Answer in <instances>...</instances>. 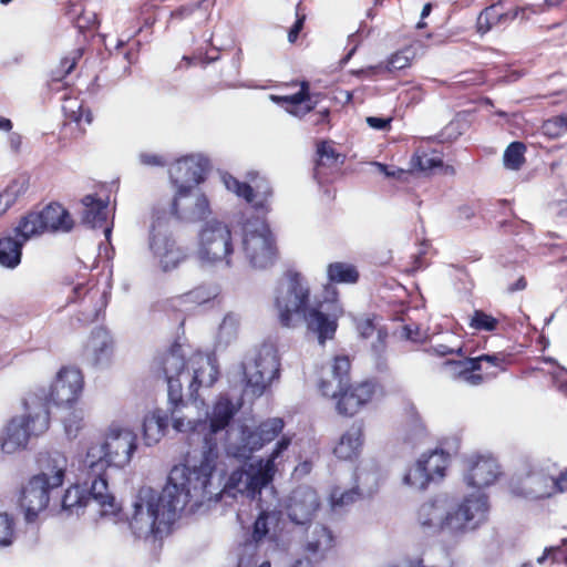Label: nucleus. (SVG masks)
Wrapping results in <instances>:
<instances>
[{"instance_id": "nucleus-1", "label": "nucleus", "mask_w": 567, "mask_h": 567, "mask_svg": "<svg viewBox=\"0 0 567 567\" xmlns=\"http://www.w3.org/2000/svg\"><path fill=\"white\" fill-rule=\"evenodd\" d=\"M169 410L173 429L183 434L197 433L203 435V446L198 463L178 464L188 470L189 481L203 483L210 488V476L218 460V435L225 432L224 449L228 456L247 460L252 453L261 450L274 441L284 430L285 423L279 417L264 421L257 427L239 425L229 427L238 408L226 396H220L212 410H205L204 415H195V411L204 405L203 401L194 399L190 403L171 402Z\"/></svg>"}, {"instance_id": "nucleus-2", "label": "nucleus", "mask_w": 567, "mask_h": 567, "mask_svg": "<svg viewBox=\"0 0 567 567\" xmlns=\"http://www.w3.org/2000/svg\"><path fill=\"white\" fill-rule=\"evenodd\" d=\"M187 475V468L173 466L161 493L146 486L138 489L127 517L135 538L162 539L177 519L197 513L217 495L203 483H193Z\"/></svg>"}, {"instance_id": "nucleus-3", "label": "nucleus", "mask_w": 567, "mask_h": 567, "mask_svg": "<svg viewBox=\"0 0 567 567\" xmlns=\"http://www.w3.org/2000/svg\"><path fill=\"white\" fill-rule=\"evenodd\" d=\"M488 496L475 493L456 502L446 493L437 494L419 505L414 513L415 527L425 535H443L458 540L487 519Z\"/></svg>"}, {"instance_id": "nucleus-4", "label": "nucleus", "mask_w": 567, "mask_h": 567, "mask_svg": "<svg viewBox=\"0 0 567 567\" xmlns=\"http://www.w3.org/2000/svg\"><path fill=\"white\" fill-rule=\"evenodd\" d=\"M310 298L311 291L305 276L287 270L275 288L274 308L282 327L295 328L306 322L308 329L317 333L319 342L323 344L334 336L337 321L343 315V309L334 303L326 313L311 307Z\"/></svg>"}, {"instance_id": "nucleus-5", "label": "nucleus", "mask_w": 567, "mask_h": 567, "mask_svg": "<svg viewBox=\"0 0 567 567\" xmlns=\"http://www.w3.org/2000/svg\"><path fill=\"white\" fill-rule=\"evenodd\" d=\"M136 449V434L126 426L112 423L105 432L103 443L92 444L82 458L80 471L87 478H92V496L102 506L103 514H112L118 509L114 496L109 492L106 470L127 466Z\"/></svg>"}, {"instance_id": "nucleus-6", "label": "nucleus", "mask_w": 567, "mask_h": 567, "mask_svg": "<svg viewBox=\"0 0 567 567\" xmlns=\"http://www.w3.org/2000/svg\"><path fill=\"white\" fill-rule=\"evenodd\" d=\"M159 364L167 383L169 402L182 400L184 385L193 396L200 386H212L218 378L216 359L200 352L194 353L185 362L179 349H174L162 357Z\"/></svg>"}, {"instance_id": "nucleus-7", "label": "nucleus", "mask_w": 567, "mask_h": 567, "mask_svg": "<svg viewBox=\"0 0 567 567\" xmlns=\"http://www.w3.org/2000/svg\"><path fill=\"white\" fill-rule=\"evenodd\" d=\"M290 444L291 439L287 435H282L267 458H260L246 467L235 470L225 483L221 493L233 497H237L239 494L255 499L261 494L262 488H266L271 483L277 466L282 461L284 453L288 450ZM212 477L213 475L210 478ZM210 489L217 493L210 502L217 501L220 491L214 487L212 482Z\"/></svg>"}, {"instance_id": "nucleus-8", "label": "nucleus", "mask_w": 567, "mask_h": 567, "mask_svg": "<svg viewBox=\"0 0 567 567\" xmlns=\"http://www.w3.org/2000/svg\"><path fill=\"white\" fill-rule=\"evenodd\" d=\"M24 408L25 414L12 417L0 436L1 449L7 454L25 449L32 436L41 435L49 429L50 412L45 402L37 395H28Z\"/></svg>"}, {"instance_id": "nucleus-9", "label": "nucleus", "mask_w": 567, "mask_h": 567, "mask_svg": "<svg viewBox=\"0 0 567 567\" xmlns=\"http://www.w3.org/2000/svg\"><path fill=\"white\" fill-rule=\"evenodd\" d=\"M195 254L202 267H231L234 241L229 225L216 218L205 221L197 235Z\"/></svg>"}, {"instance_id": "nucleus-10", "label": "nucleus", "mask_w": 567, "mask_h": 567, "mask_svg": "<svg viewBox=\"0 0 567 567\" xmlns=\"http://www.w3.org/2000/svg\"><path fill=\"white\" fill-rule=\"evenodd\" d=\"M279 357L272 346H262L248 355L241 363L239 373L243 374L245 391L260 396L269 384L279 377Z\"/></svg>"}, {"instance_id": "nucleus-11", "label": "nucleus", "mask_w": 567, "mask_h": 567, "mask_svg": "<svg viewBox=\"0 0 567 567\" xmlns=\"http://www.w3.org/2000/svg\"><path fill=\"white\" fill-rule=\"evenodd\" d=\"M350 360L348 357H336L319 382V390L324 396L338 398L337 411L344 416H352L363 406L348 388Z\"/></svg>"}, {"instance_id": "nucleus-12", "label": "nucleus", "mask_w": 567, "mask_h": 567, "mask_svg": "<svg viewBox=\"0 0 567 567\" xmlns=\"http://www.w3.org/2000/svg\"><path fill=\"white\" fill-rule=\"evenodd\" d=\"M241 251L252 268L265 269L274 264L276 258L275 240L265 221L254 219L244 225Z\"/></svg>"}, {"instance_id": "nucleus-13", "label": "nucleus", "mask_w": 567, "mask_h": 567, "mask_svg": "<svg viewBox=\"0 0 567 567\" xmlns=\"http://www.w3.org/2000/svg\"><path fill=\"white\" fill-rule=\"evenodd\" d=\"M148 248L156 265L164 272L176 269L187 258L185 249L177 245L167 221L162 218L155 219L152 224Z\"/></svg>"}, {"instance_id": "nucleus-14", "label": "nucleus", "mask_w": 567, "mask_h": 567, "mask_svg": "<svg viewBox=\"0 0 567 567\" xmlns=\"http://www.w3.org/2000/svg\"><path fill=\"white\" fill-rule=\"evenodd\" d=\"M84 380L82 372L75 368H62L52 382L49 392L41 390L40 393H32L47 403L55 405H70L79 400L82 394Z\"/></svg>"}, {"instance_id": "nucleus-15", "label": "nucleus", "mask_w": 567, "mask_h": 567, "mask_svg": "<svg viewBox=\"0 0 567 567\" xmlns=\"http://www.w3.org/2000/svg\"><path fill=\"white\" fill-rule=\"evenodd\" d=\"M501 367L502 359L495 354H483L476 358L464 357L461 360H447L443 363V372L451 379L465 384L476 386L483 383L485 375L492 374L484 371V364Z\"/></svg>"}, {"instance_id": "nucleus-16", "label": "nucleus", "mask_w": 567, "mask_h": 567, "mask_svg": "<svg viewBox=\"0 0 567 567\" xmlns=\"http://www.w3.org/2000/svg\"><path fill=\"white\" fill-rule=\"evenodd\" d=\"M209 159L203 154H190L178 158L168 169L175 193L196 189L204 182Z\"/></svg>"}, {"instance_id": "nucleus-17", "label": "nucleus", "mask_w": 567, "mask_h": 567, "mask_svg": "<svg viewBox=\"0 0 567 567\" xmlns=\"http://www.w3.org/2000/svg\"><path fill=\"white\" fill-rule=\"evenodd\" d=\"M501 475V465L493 456L475 454L464 461L462 477L468 488L483 491L494 485Z\"/></svg>"}, {"instance_id": "nucleus-18", "label": "nucleus", "mask_w": 567, "mask_h": 567, "mask_svg": "<svg viewBox=\"0 0 567 567\" xmlns=\"http://www.w3.org/2000/svg\"><path fill=\"white\" fill-rule=\"evenodd\" d=\"M321 506L320 497L310 486L295 488L285 502V513L288 519L299 526L311 524Z\"/></svg>"}, {"instance_id": "nucleus-19", "label": "nucleus", "mask_w": 567, "mask_h": 567, "mask_svg": "<svg viewBox=\"0 0 567 567\" xmlns=\"http://www.w3.org/2000/svg\"><path fill=\"white\" fill-rule=\"evenodd\" d=\"M171 209L179 220L187 223L202 221L212 213L207 196L198 189L175 193Z\"/></svg>"}, {"instance_id": "nucleus-20", "label": "nucleus", "mask_w": 567, "mask_h": 567, "mask_svg": "<svg viewBox=\"0 0 567 567\" xmlns=\"http://www.w3.org/2000/svg\"><path fill=\"white\" fill-rule=\"evenodd\" d=\"M51 491L40 477H31L22 487L19 506L28 523L34 522L38 515L47 508Z\"/></svg>"}, {"instance_id": "nucleus-21", "label": "nucleus", "mask_w": 567, "mask_h": 567, "mask_svg": "<svg viewBox=\"0 0 567 567\" xmlns=\"http://www.w3.org/2000/svg\"><path fill=\"white\" fill-rule=\"evenodd\" d=\"M114 340L110 331L95 328L83 347L84 360L93 367L106 368L112 363Z\"/></svg>"}, {"instance_id": "nucleus-22", "label": "nucleus", "mask_w": 567, "mask_h": 567, "mask_svg": "<svg viewBox=\"0 0 567 567\" xmlns=\"http://www.w3.org/2000/svg\"><path fill=\"white\" fill-rule=\"evenodd\" d=\"M512 492L527 498H544L555 494L554 477L543 471H532L512 482Z\"/></svg>"}, {"instance_id": "nucleus-23", "label": "nucleus", "mask_w": 567, "mask_h": 567, "mask_svg": "<svg viewBox=\"0 0 567 567\" xmlns=\"http://www.w3.org/2000/svg\"><path fill=\"white\" fill-rule=\"evenodd\" d=\"M302 542V549L309 561H322L334 547L332 532L322 524H308Z\"/></svg>"}, {"instance_id": "nucleus-24", "label": "nucleus", "mask_w": 567, "mask_h": 567, "mask_svg": "<svg viewBox=\"0 0 567 567\" xmlns=\"http://www.w3.org/2000/svg\"><path fill=\"white\" fill-rule=\"evenodd\" d=\"M82 221L91 228H103V233L109 239L112 231V226L107 224L109 202L94 195H86L82 198Z\"/></svg>"}, {"instance_id": "nucleus-25", "label": "nucleus", "mask_w": 567, "mask_h": 567, "mask_svg": "<svg viewBox=\"0 0 567 567\" xmlns=\"http://www.w3.org/2000/svg\"><path fill=\"white\" fill-rule=\"evenodd\" d=\"M220 178L228 190L235 193L238 197H243L248 203L254 204L257 208H262L266 198L271 195V190L265 181L256 183L255 190L250 185L239 182L228 173H223Z\"/></svg>"}, {"instance_id": "nucleus-26", "label": "nucleus", "mask_w": 567, "mask_h": 567, "mask_svg": "<svg viewBox=\"0 0 567 567\" xmlns=\"http://www.w3.org/2000/svg\"><path fill=\"white\" fill-rule=\"evenodd\" d=\"M40 473L33 477L42 478L47 487L54 489L63 484L68 460L62 453L52 452L40 461Z\"/></svg>"}, {"instance_id": "nucleus-27", "label": "nucleus", "mask_w": 567, "mask_h": 567, "mask_svg": "<svg viewBox=\"0 0 567 567\" xmlns=\"http://www.w3.org/2000/svg\"><path fill=\"white\" fill-rule=\"evenodd\" d=\"M364 442L363 427L353 423L347 429L333 447V454L339 460L350 461L359 456Z\"/></svg>"}, {"instance_id": "nucleus-28", "label": "nucleus", "mask_w": 567, "mask_h": 567, "mask_svg": "<svg viewBox=\"0 0 567 567\" xmlns=\"http://www.w3.org/2000/svg\"><path fill=\"white\" fill-rule=\"evenodd\" d=\"M84 476V474L82 473ZM92 483V478H87L85 475V484ZM90 503H95L100 507V515L107 517V516H116L120 508L112 514H103L102 513V506L96 502V499L92 496V489H89V493H86L85 489H82L79 485H73L69 487L62 498V509L68 513L69 515H79L80 512Z\"/></svg>"}, {"instance_id": "nucleus-29", "label": "nucleus", "mask_w": 567, "mask_h": 567, "mask_svg": "<svg viewBox=\"0 0 567 567\" xmlns=\"http://www.w3.org/2000/svg\"><path fill=\"white\" fill-rule=\"evenodd\" d=\"M168 426V412L155 408L145 413L142 422V435L147 446L157 444L165 435Z\"/></svg>"}, {"instance_id": "nucleus-30", "label": "nucleus", "mask_w": 567, "mask_h": 567, "mask_svg": "<svg viewBox=\"0 0 567 567\" xmlns=\"http://www.w3.org/2000/svg\"><path fill=\"white\" fill-rule=\"evenodd\" d=\"M269 99L274 103L282 105L288 113L297 117L305 116L315 107L307 82L301 83V87L296 94L285 96L271 94Z\"/></svg>"}, {"instance_id": "nucleus-31", "label": "nucleus", "mask_w": 567, "mask_h": 567, "mask_svg": "<svg viewBox=\"0 0 567 567\" xmlns=\"http://www.w3.org/2000/svg\"><path fill=\"white\" fill-rule=\"evenodd\" d=\"M43 227L47 231H70L73 227V219L69 212L60 204H50L39 210Z\"/></svg>"}, {"instance_id": "nucleus-32", "label": "nucleus", "mask_w": 567, "mask_h": 567, "mask_svg": "<svg viewBox=\"0 0 567 567\" xmlns=\"http://www.w3.org/2000/svg\"><path fill=\"white\" fill-rule=\"evenodd\" d=\"M380 471L373 462H361L355 471V489L362 497L372 496L379 488Z\"/></svg>"}, {"instance_id": "nucleus-33", "label": "nucleus", "mask_w": 567, "mask_h": 567, "mask_svg": "<svg viewBox=\"0 0 567 567\" xmlns=\"http://www.w3.org/2000/svg\"><path fill=\"white\" fill-rule=\"evenodd\" d=\"M42 221L40 212L31 210L21 216L12 231L25 244L45 233Z\"/></svg>"}, {"instance_id": "nucleus-34", "label": "nucleus", "mask_w": 567, "mask_h": 567, "mask_svg": "<svg viewBox=\"0 0 567 567\" xmlns=\"http://www.w3.org/2000/svg\"><path fill=\"white\" fill-rule=\"evenodd\" d=\"M24 243L13 231L0 238V265L14 269L21 262Z\"/></svg>"}, {"instance_id": "nucleus-35", "label": "nucleus", "mask_w": 567, "mask_h": 567, "mask_svg": "<svg viewBox=\"0 0 567 567\" xmlns=\"http://www.w3.org/2000/svg\"><path fill=\"white\" fill-rule=\"evenodd\" d=\"M426 474H430L431 482L442 480L449 465V454L444 451H432L422 454L419 458Z\"/></svg>"}, {"instance_id": "nucleus-36", "label": "nucleus", "mask_w": 567, "mask_h": 567, "mask_svg": "<svg viewBox=\"0 0 567 567\" xmlns=\"http://www.w3.org/2000/svg\"><path fill=\"white\" fill-rule=\"evenodd\" d=\"M410 165L411 172L429 174L432 169L441 167L443 165V161L436 151L420 146L412 156Z\"/></svg>"}, {"instance_id": "nucleus-37", "label": "nucleus", "mask_w": 567, "mask_h": 567, "mask_svg": "<svg viewBox=\"0 0 567 567\" xmlns=\"http://www.w3.org/2000/svg\"><path fill=\"white\" fill-rule=\"evenodd\" d=\"M417 567H453L451 554L441 546H432L415 560Z\"/></svg>"}, {"instance_id": "nucleus-38", "label": "nucleus", "mask_w": 567, "mask_h": 567, "mask_svg": "<svg viewBox=\"0 0 567 567\" xmlns=\"http://www.w3.org/2000/svg\"><path fill=\"white\" fill-rule=\"evenodd\" d=\"M327 275L330 281L338 284H355L359 279V271L349 262H332L327 268Z\"/></svg>"}, {"instance_id": "nucleus-39", "label": "nucleus", "mask_w": 567, "mask_h": 567, "mask_svg": "<svg viewBox=\"0 0 567 567\" xmlns=\"http://www.w3.org/2000/svg\"><path fill=\"white\" fill-rule=\"evenodd\" d=\"M402 482L405 486L415 489L424 491L431 483L430 474H426L424 467L420 464L419 460L411 465L403 475Z\"/></svg>"}, {"instance_id": "nucleus-40", "label": "nucleus", "mask_w": 567, "mask_h": 567, "mask_svg": "<svg viewBox=\"0 0 567 567\" xmlns=\"http://www.w3.org/2000/svg\"><path fill=\"white\" fill-rule=\"evenodd\" d=\"M239 318L237 315L229 312L227 313L221 323L219 324L217 332V342L223 346L231 343L238 333Z\"/></svg>"}, {"instance_id": "nucleus-41", "label": "nucleus", "mask_w": 567, "mask_h": 567, "mask_svg": "<svg viewBox=\"0 0 567 567\" xmlns=\"http://www.w3.org/2000/svg\"><path fill=\"white\" fill-rule=\"evenodd\" d=\"M63 111L68 118L71 121L80 123L84 121L86 124H91L93 121V115L90 110H84L83 104L78 99H65L63 104Z\"/></svg>"}, {"instance_id": "nucleus-42", "label": "nucleus", "mask_w": 567, "mask_h": 567, "mask_svg": "<svg viewBox=\"0 0 567 567\" xmlns=\"http://www.w3.org/2000/svg\"><path fill=\"white\" fill-rule=\"evenodd\" d=\"M278 522L276 512L262 509L254 524L252 538L262 540L270 532V527Z\"/></svg>"}, {"instance_id": "nucleus-43", "label": "nucleus", "mask_w": 567, "mask_h": 567, "mask_svg": "<svg viewBox=\"0 0 567 567\" xmlns=\"http://www.w3.org/2000/svg\"><path fill=\"white\" fill-rule=\"evenodd\" d=\"M84 411L76 409L71 411L63 421L64 431L68 437L75 439L84 427Z\"/></svg>"}, {"instance_id": "nucleus-44", "label": "nucleus", "mask_w": 567, "mask_h": 567, "mask_svg": "<svg viewBox=\"0 0 567 567\" xmlns=\"http://www.w3.org/2000/svg\"><path fill=\"white\" fill-rule=\"evenodd\" d=\"M524 152L523 143H512L504 153V165L509 169H518L524 163Z\"/></svg>"}, {"instance_id": "nucleus-45", "label": "nucleus", "mask_w": 567, "mask_h": 567, "mask_svg": "<svg viewBox=\"0 0 567 567\" xmlns=\"http://www.w3.org/2000/svg\"><path fill=\"white\" fill-rule=\"evenodd\" d=\"M498 324V319L482 310H475L470 321L471 328L478 331H495Z\"/></svg>"}, {"instance_id": "nucleus-46", "label": "nucleus", "mask_w": 567, "mask_h": 567, "mask_svg": "<svg viewBox=\"0 0 567 567\" xmlns=\"http://www.w3.org/2000/svg\"><path fill=\"white\" fill-rule=\"evenodd\" d=\"M16 538V524L7 513H0V547L12 545Z\"/></svg>"}, {"instance_id": "nucleus-47", "label": "nucleus", "mask_w": 567, "mask_h": 567, "mask_svg": "<svg viewBox=\"0 0 567 567\" xmlns=\"http://www.w3.org/2000/svg\"><path fill=\"white\" fill-rule=\"evenodd\" d=\"M81 56L82 51L80 49H75L62 58L59 68L53 72V79L55 81H61L64 76L70 74Z\"/></svg>"}, {"instance_id": "nucleus-48", "label": "nucleus", "mask_w": 567, "mask_h": 567, "mask_svg": "<svg viewBox=\"0 0 567 567\" xmlns=\"http://www.w3.org/2000/svg\"><path fill=\"white\" fill-rule=\"evenodd\" d=\"M359 498H362V496L358 493L355 487L349 491H341L340 488H334L330 495V503L331 507L333 509H337L349 504H352Z\"/></svg>"}, {"instance_id": "nucleus-49", "label": "nucleus", "mask_w": 567, "mask_h": 567, "mask_svg": "<svg viewBox=\"0 0 567 567\" xmlns=\"http://www.w3.org/2000/svg\"><path fill=\"white\" fill-rule=\"evenodd\" d=\"M317 166H333L339 163L341 155L333 148L331 143L322 142L317 148Z\"/></svg>"}, {"instance_id": "nucleus-50", "label": "nucleus", "mask_w": 567, "mask_h": 567, "mask_svg": "<svg viewBox=\"0 0 567 567\" xmlns=\"http://www.w3.org/2000/svg\"><path fill=\"white\" fill-rule=\"evenodd\" d=\"M542 132L550 137L556 138L567 133V116H556L544 122Z\"/></svg>"}, {"instance_id": "nucleus-51", "label": "nucleus", "mask_w": 567, "mask_h": 567, "mask_svg": "<svg viewBox=\"0 0 567 567\" xmlns=\"http://www.w3.org/2000/svg\"><path fill=\"white\" fill-rule=\"evenodd\" d=\"M453 340H455V337L453 334H449L446 340L447 343L434 344L430 348L429 352L437 355L456 353L463 358L466 357L465 353H463V347L460 343L455 344Z\"/></svg>"}, {"instance_id": "nucleus-52", "label": "nucleus", "mask_w": 567, "mask_h": 567, "mask_svg": "<svg viewBox=\"0 0 567 567\" xmlns=\"http://www.w3.org/2000/svg\"><path fill=\"white\" fill-rule=\"evenodd\" d=\"M350 388L362 405L369 403L377 392V384L372 381H364Z\"/></svg>"}, {"instance_id": "nucleus-53", "label": "nucleus", "mask_w": 567, "mask_h": 567, "mask_svg": "<svg viewBox=\"0 0 567 567\" xmlns=\"http://www.w3.org/2000/svg\"><path fill=\"white\" fill-rule=\"evenodd\" d=\"M209 299H210V295L205 289L197 288L193 291H189L185 295H182V296L175 298L173 301L178 305L186 303V302L200 305V303L208 301Z\"/></svg>"}, {"instance_id": "nucleus-54", "label": "nucleus", "mask_w": 567, "mask_h": 567, "mask_svg": "<svg viewBox=\"0 0 567 567\" xmlns=\"http://www.w3.org/2000/svg\"><path fill=\"white\" fill-rule=\"evenodd\" d=\"M138 161L142 165L147 167H164L168 162L163 154L148 151L141 152L138 154Z\"/></svg>"}, {"instance_id": "nucleus-55", "label": "nucleus", "mask_w": 567, "mask_h": 567, "mask_svg": "<svg viewBox=\"0 0 567 567\" xmlns=\"http://www.w3.org/2000/svg\"><path fill=\"white\" fill-rule=\"evenodd\" d=\"M409 52L410 50H403L392 54L388 60L386 69L389 71H396L409 66L411 60Z\"/></svg>"}, {"instance_id": "nucleus-56", "label": "nucleus", "mask_w": 567, "mask_h": 567, "mask_svg": "<svg viewBox=\"0 0 567 567\" xmlns=\"http://www.w3.org/2000/svg\"><path fill=\"white\" fill-rule=\"evenodd\" d=\"M551 558L554 561L565 559L567 564V540H564L561 547H549L546 548L543 556L538 557L537 563L543 564L546 558Z\"/></svg>"}, {"instance_id": "nucleus-57", "label": "nucleus", "mask_w": 567, "mask_h": 567, "mask_svg": "<svg viewBox=\"0 0 567 567\" xmlns=\"http://www.w3.org/2000/svg\"><path fill=\"white\" fill-rule=\"evenodd\" d=\"M6 188L18 199L28 190L29 178L27 176H19L12 179Z\"/></svg>"}, {"instance_id": "nucleus-58", "label": "nucleus", "mask_w": 567, "mask_h": 567, "mask_svg": "<svg viewBox=\"0 0 567 567\" xmlns=\"http://www.w3.org/2000/svg\"><path fill=\"white\" fill-rule=\"evenodd\" d=\"M6 188L18 199L28 190L29 178L27 176H19L12 179Z\"/></svg>"}, {"instance_id": "nucleus-59", "label": "nucleus", "mask_w": 567, "mask_h": 567, "mask_svg": "<svg viewBox=\"0 0 567 567\" xmlns=\"http://www.w3.org/2000/svg\"><path fill=\"white\" fill-rule=\"evenodd\" d=\"M71 288V295L69 296L70 302H76L78 300L82 299L86 295L92 293V291L86 287V284L84 281L74 282L73 280H70L68 282Z\"/></svg>"}, {"instance_id": "nucleus-60", "label": "nucleus", "mask_w": 567, "mask_h": 567, "mask_svg": "<svg viewBox=\"0 0 567 567\" xmlns=\"http://www.w3.org/2000/svg\"><path fill=\"white\" fill-rule=\"evenodd\" d=\"M402 334L404 338L419 342L427 338L426 332L422 331L416 324H406L403 327Z\"/></svg>"}, {"instance_id": "nucleus-61", "label": "nucleus", "mask_w": 567, "mask_h": 567, "mask_svg": "<svg viewBox=\"0 0 567 567\" xmlns=\"http://www.w3.org/2000/svg\"><path fill=\"white\" fill-rule=\"evenodd\" d=\"M494 19L493 8L485 9L477 19V29L481 33H486L491 28V20Z\"/></svg>"}, {"instance_id": "nucleus-62", "label": "nucleus", "mask_w": 567, "mask_h": 567, "mask_svg": "<svg viewBox=\"0 0 567 567\" xmlns=\"http://www.w3.org/2000/svg\"><path fill=\"white\" fill-rule=\"evenodd\" d=\"M373 165L378 167V169L381 173H383L386 177L403 179L404 176L408 174V172L402 168H390L386 165L379 162H374Z\"/></svg>"}, {"instance_id": "nucleus-63", "label": "nucleus", "mask_w": 567, "mask_h": 567, "mask_svg": "<svg viewBox=\"0 0 567 567\" xmlns=\"http://www.w3.org/2000/svg\"><path fill=\"white\" fill-rule=\"evenodd\" d=\"M357 330L362 338H369L373 334L375 327L370 318L357 321Z\"/></svg>"}, {"instance_id": "nucleus-64", "label": "nucleus", "mask_w": 567, "mask_h": 567, "mask_svg": "<svg viewBox=\"0 0 567 567\" xmlns=\"http://www.w3.org/2000/svg\"><path fill=\"white\" fill-rule=\"evenodd\" d=\"M553 379L558 391L563 395L567 396V370L561 368L559 371L554 373Z\"/></svg>"}]
</instances>
